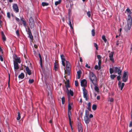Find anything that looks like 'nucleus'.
I'll return each instance as SVG.
<instances>
[{
	"label": "nucleus",
	"instance_id": "obj_1",
	"mask_svg": "<svg viewBox=\"0 0 132 132\" xmlns=\"http://www.w3.org/2000/svg\"><path fill=\"white\" fill-rule=\"evenodd\" d=\"M88 77L91 82L94 85V89L96 91L98 92L99 90L98 88L96 86L97 82V79L94 73L92 72H90L88 73Z\"/></svg>",
	"mask_w": 132,
	"mask_h": 132
},
{
	"label": "nucleus",
	"instance_id": "obj_2",
	"mask_svg": "<svg viewBox=\"0 0 132 132\" xmlns=\"http://www.w3.org/2000/svg\"><path fill=\"white\" fill-rule=\"evenodd\" d=\"M61 57L62 60V64L64 67L65 66V62H66V64L67 70L69 72L70 71V63L68 61L65 60L64 56L63 54L61 55Z\"/></svg>",
	"mask_w": 132,
	"mask_h": 132
},
{
	"label": "nucleus",
	"instance_id": "obj_3",
	"mask_svg": "<svg viewBox=\"0 0 132 132\" xmlns=\"http://www.w3.org/2000/svg\"><path fill=\"white\" fill-rule=\"evenodd\" d=\"M132 19L131 16L130 15L128 16V18L127 20V24L128 29L130 30L131 26Z\"/></svg>",
	"mask_w": 132,
	"mask_h": 132
},
{
	"label": "nucleus",
	"instance_id": "obj_4",
	"mask_svg": "<svg viewBox=\"0 0 132 132\" xmlns=\"http://www.w3.org/2000/svg\"><path fill=\"white\" fill-rule=\"evenodd\" d=\"M128 72L127 71H124L122 77V81L124 82H126L128 79Z\"/></svg>",
	"mask_w": 132,
	"mask_h": 132
},
{
	"label": "nucleus",
	"instance_id": "obj_5",
	"mask_svg": "<svg viewBox=\"0 0 132 132\" xmlns=\"http://www.w3.org/2000/svg\"><path fill=\"white\" fill-rule=\"evenodd\" d=\"M82 89L83 91L84 97L85 98L86 101H87L88 100V97L87 91L85 89L84 87H83Z\"/></svg>",
	"mask_w": 132,
	"mask_h": 132
},
{
	"label": "nucleus",
	"instance_id": "obj_6",
	"mask_svg": "<svg viewBox=\"0 0 132 132\" xmlns=\"http://www.w3.org/2000/svg\"><path fill=\"white\" fill-rule=\"evenodd\" d=\"M114 70L115 73H118L119 75H121V71L120 68L115 67L114 68Z\"/></svg>",
	"mask_w": 132,
	"mask_h": 132
},
{
	"label": "nucleus",
	"instance_id": "obj_7",
	"mask_svg": "<svg viewBox=\"0 0 132 132\" xmlns=\"http://www.w3.org/2000/svg\"><path fill=\"white\" fill-rule=\"evenodd\" d=\"M15 12L16 13L18 12L19 11V9L18 5L16 4H14L12 6Z\"/></svg>",
	"mask_w": 132,
	"mask_h": 132
},
{
	"label": "nucleus",
	"instance_id": "obj_8",
	"mask_svg": "<svg viewBox=\"0 0 132 132\" xmlns=\"http://www.w3.org/2000/svg\"><path fill=\"white\" fill-rule=\"evenodd\" d=\"M113 52H111L109 54V56L110 58V61H111L113 62H114V59L113 58Z\"/></svg>",
	"mask_w": 132,
	"mask_h": 132
},
{
	"label": "nucleus",
	"instance_id": "obj_9",
	"mask_svg": "<svg viewBox=\"0 0 132 132\" xmlns=\"http://www.w3.org/2000/svg\"><path fill=\"white\" fill-rule=\"evenodd\" d=\"M13 58L15 60V62H17L18 63H20L21 62V60L19 57H18L16 55H15L14 56Z\"/></svg>",
	"mask_w": 132,
	"mask_h": 132
},
{
	"label": "nucleus",
	"instance_id": "obj_10",
	"mask_svg": "<svg viewBox=\"0 0 132 132\" xmlns=\"http://www.w3.org/2000/svg\"><path fill=\"white\" fill-rule=\"evenodd\" d=\"M87 81L85 79H84L81 81V85L82 87H85L86 86Z\"/></svg>",
	"mask_w": 132,
	"mask_h": 132
},
{
	"label": "nucleus",
	"instance_id": "obj_11",
	"mask_svg": "<svg viewBox=\"0 0 132 132\" xmlns=\"http://www.w3.org/2000/svg\"><path fill=\"white\" fill-rule=\"evenodd\" d=\"M14 69L15 72L17 71V70L19 68L18 64L17 62H14Z\"/></svg>",
	"mask_w": 132,
	"mask_h": 132
},
{
	"label": "nucleus",
	"instance_id": "obj_12",
	"mask_svg": "<svg viewBox=\"0 0 132 132\" xmlns=\"http://www.w3.org/2000/svg\"><path fill=\"white\" fill-rule=\"evenodd\" d=\"M68 23L70 27L71 31H72V32L73 33L74 31L73 30V23H72V24L71 23L70 19H69L68 21Z\"/></svg>",
	"mask_w": 132,
	"mask_h": 132
},
{
	"label": "nucleus",
	"instance_id": "obj_13",
	"mask_svg": "<svg viewBox=\"0 0 132 132\" xmlns=\"http://www.w3.org/2000/svg\"><path fill=\"white\" fill-rule=\"evenodd\" d=\"M118 84L119 87L120 88L121 90H122L125 85L124 83H122L121 84V81H119L118 82Z\"/></svg>",
	"mask_w": 132,
	"mask_h": 132
},
{
	"label": "nucleus",
	"instance_id": "obj_14",
	"mask_svg": "<svg viewBox=\"0 0 132 132\" xmlns=\"http://www.w3.org/2000/svg\"><path fill=\"white\" fill-rule=\"evenodd\" d=\"M84 120L86 123H88L90 121V119L88 117H84Z\"/></svg>",
	"mask_w": 132,
	"mask_h": 132
},
{
	"label": "nucleus",
	"instance_id": "obj_15",
	"mask_svg": "<svg viewBox=\"0 0 132 132\" xmlns=\"http://www.w3.org/2000/svg\"><path fill=\"white\" fill-rule=\"evenodd\" d=\"M26 72L28 75H30L31 74V70H30L29 68L28 67H27L26 68Z\"/></svg>",
	"mask_w": 132,
	"mask_h": 132
},
{
	"label": "nucleus",
	"instance_id": "obj_16",
	"mask_svg": "<svg viewBox=\"0 0 132 132\" xmlns=\"http://www.w3.org/2000/svg\"><path fill=\"white\" fill-rule=\"evenodd\" d=\"M72 103H69L68 107V111H70L72 109Z\"/></svg>",
	"mask_w": 132,
	"mask_h": 132
},
{
	"label": "nucleus",
	"instance_id": "obj_17",
	"mask_svg": "<svg viewBox=\"0 0 132 132\" xmlns=\"http://www.w3.org/2000/svg\"><path fill=\"white\" fill-rule=\"evenodd\" d=\"M81 72L80 70H79L77 72V78L78 79H80L81 76Z\"/></svg>",
	"mask_w": 132,
	"mask_h": 132
},
{
	"label": "nucleus",
	"instance_id": "obj_18",
	"mask_svg": "<svg viewBox=\"0 0 132 132\" xmlns=\"http://www.w3.org/2000/svg\"><path fill=\"white\" fill-rule=\"evenodd\" d=\"M24 75L23 73H22L20 75H19L18 77L19 78L23 79L24 77Z\"/></svg>",
	"mask_w": 132,
	"mask_h": 132
},
{
	"label": "nucleus",
	"instance_id": "obj_19",
	"mask_svg": "<svg viewBox=\"0 0 132 132\" xmlns=\"http://www.w3.org/2000/svg\"><path fill=\"white\" fill-rule=\"evenodd\" d=\"M29 24L30 27L31 28H34L35 26V24L34 22L29 23Z\"/></svg>",
	"mask_w": 132,
	"mask_h": 132
},
{
	"label": "nucleus",
	"instance_id": "obj_20",
	"mask_svg": "<svg viewBox=\"0 0 132 132\" xmlns=\"http://www.w3.org/2000/svg\"><path fill=\"white\" fill-rule=\"evenodd\" d=\"M1 34H2V36L3 39L4 41L6 40V39L3 33V31H2L1 32Z\"/></svg>",
	"mask_w": 132,
	"mask_h": 132
},
{
	"label": "nucleus",
	"instance_id": "obj_21",
	"mask_svg": "<svg viewBox=\"0 0 132 132\" xmlns=\"http://www.w3.org/2000/svg\"><path fill=\"white\" fill-rule=\"evenodd\" d=\"M89 115V111L87 110H85V114L84 117H88Z\"/></svg>",
	"mask_w": 132,
	"mask_h": 132
},
{
	"label": "nucleus",
	"instance_id": "obj_22",
	"mask_svg": "<svg viewBox=\"0 0 132 132\" xmlns=\"http://www.w3.org/2000/svg\"><path fill=\"white\" fill-rule=\"evenodd\" d=\"M61 2V0H59L58 1H56L55 2V5L56 6L58 4H59Z\"/></svg>",
	"mask_w": 132,
	"mask_h": 132
},
{
	"label": "nucleus",
	"instance_id": "obj_23",
	"mask_svg": "<svg viewBox=\"0 0 132 132\" xmlns=\"http://www.w3.org/2000/svg\"><path fill=\"white\" fill-rule=\"evenodd\" d=\"M97 108V105L95 104H94L92 105V109L94 110H95Z\"/></svg>",
	"mask_w": 132,
	"mask_h": 132
},
{
	"label": "nucleus",
	"instance_id": "obj_24",
	"mask_svg": "<svg viewBox=\"0 0 132 132\" xmlns=\"http://www.w3.org/2000/svg\"><path fill=\"white\" fill-rule=\"evenodd\" d=\"M20 113L19 112H18V117L16 118L17 120H19L20 119Z\"/></svg>",
	"mask_w": 132,
	"mask_h": 132
},
{
	"label": "nucleus",
	"instance_id": "obj_25",
	"mask_svg": "<svg viewBox=\"0 0 132 132\" xmlns=\"http://www.w3.org/2000/svg\"><path fill=\"white\" fill-rule=\"evenodd\" d=\"M95 69L96 70H99L101 68V67L100 66L97 65H96L94 67Z\"/></svg>",
	"mask_w": 132,
	"mask_h": 132
},
{
	"label": "nucleus",
	"instance_id": "obj_26",
	"mask_svg": "<svg viewBox=\"0 0 132 132\" xmlns=\"http://www.w3.org/2000/svg\"><path fill=\"white\" fill-rule=\"evenodd\" d=\"M68 115L69 117V120H70L71 119L70 116H71V111H68Z\"/></svg>",
	"mask_w": 132,
	"mask_h": 132
},
{
	"label": "nucleus",
	"instance_id": "obj_27",
	"mask_svg": "<svg viewBox=\"0 0 132 132\" xmlns=\"http://www.w3.org/2000/svg\"><path fill=\"white\" fill-rule=\"evenodd\" d=\"M48 5V3H47L43 2L42 3V5L43 6H47Z\"/></svg>",
	"mask_w": 132,
	"mask_h": 132
},
{
	"label": "nucleus",
	"instance_id": "obj_28",
	"mask_svg": "<svg viewBox=\"0 0 132 132\" xmlns=\"http://www.w3.org/2000/svg\"><path fill=\"white\" fill-rule=\"evenodd\" d=\"M2 17L1 15H0V27H1L2 23Z\"/></svg>",
	"mask_w": 132,
	"mask_h": 132
},
{
	"label": "nucleus",
	"instance_id": "obj_29",
	"mask_svg": "<svg viewBox=\"0 0 132 132\" xmlns=\"http://www.w3.org/2000/svg\"><path fill=\"white\" fill-rule=\"evenodd\" d=\"M110 72V74H112L113 73L114 71V69L112 68H110L109 69Z\"/></svg>",
	"mask_w": 132,
	"mask_h": 132
},
{
	"label": "nucleus",
	"instance_id": "obj_30",
	"mask_svg": "<svg viewBox=\"0 0 132 132\" xmlns=\"http://www.w3.org/2000/svg\"><path fill=\"white\" fill-rule=\"evenodd\" d=\"M29 23L34 22V20L32 17H30L29 19Z\"/></svg>",
	"mask_w": 132,
	"mask_h": 132
},
{
	"label": "nucleus",
	"instance_id": "obj_31",
	"mask_svg": "<svg viewBox=\"0 0 132 132\" xmlns=\"http://www.w3.org/2000/svg\"><path fill=\"white\" fill-rule=\"evenodd\" d=\"M62 103V104H64L65 103V98L64 97H63L61 98Z\"/></svg>",
	"mask_w": 132,
	"mask_h": 132
},
{
	"label": "nucleus",
	"instance_id": "obj_32",
	"mask_svg": "<svg viewBox=\"0 0 132 132\" xmlns=\"http://www.w3.org/2000/svg\"><path fill=\"white\" fill-rule=\"evenodd\" d=\"M68 93L70 94L71 96H73V93L71 89H70Z\"/></svg>",
	"mask_w": 132,
	"mask_h": 132
},
{
	"label": "nucleus",
	"instance_id": "obj_33",
	"mask_svg": "<svg viewBox=\"0 0 132 132\" xmlns=\"http://www.w3.org/2000/svg\"><path fill=\"white\" fill-rule=\"evenodd\" d=\"M108 101L111 102H113L114 100L112 98H109L108 99Z\"/></svg>",
	"mask_w": 132,
	"mask_h": 132
},
{
	"label": "nucleus",
	"instance_id": "obj_34",
	"mask_svg": "<svg viewBox=\"0 0 132 132\" xmlns=\"http://www.w3.org/2000/svg\"><path fill=\"white\" fill-rule=\"evenodd\" d=\"M102 39L104 40V42L106 43L107 41L106 39V38L105 37V36H103L102 37Z\"/></svg>",
	"mask_w": 132,
	"mask_h": 132
},
{
	"label": "nucleus",
	"instance_id": "obj_35",
	"mask_svg": "<svg viewBox=\"0 0 132 132\" xmlns=\"http://www.w3.org/2000/svg\"><path fill=\"white\" fill-rule=\"evenodd\" d=\"M92 36H94L95 35V30L94 29H93L92 30Z\"/></svg>",
	"mask_w": 132,
	"mask_h": 132
},
{
	"label": "nucleus",
	"instance_id": "obj_36",
	"mask_svg": "<svg viewBox=\"0 0 132 132\" xmlns=\"http://www.w3.org/2000/svg\"><path fill=\"white\" fill-rule=\"evenodd\" d=\"M29 37L32 40L33 39V37L31 33L28 34Z\"/></svg>",
	"mask_w": 132,
	"mask_h": 132
},
{
	"label": "nucleus",
	"instance_id": "obj_37",
	"mask_svg": "<svg viewBox=\"0 0 132 132\" xmlns=\"http://www.w3.org/2000/svg\"><path fill=\"white\" fill-rule=\"evenodd\" d=\"M116 77V76L114 75H112L110 76L111 78L112 79H114Z\"/></svg>",
	"mask_w": 132,
	"mask_h": 132
},
{
	"label": "nucleus",
	"instance_id": "obj_38",
	"mask_svg": "<svg viewBox=\"0 0 132 132\" xmlns=\"http://www.w3.org/2000/svg\"><path fill=\"white\" fill-rule=\"evenodd\" d=\"M94 46L96 47V50H98V45L97 44H96L95 43H94Z\"/></svg>",
	"mask_w": 132,
	"mask_h": 132
},
{
	"label": "nucleus",
	"instance_id": "obj_39",
	"mask_svg": "<svg viewBox=\"0 0 132 132\" xmlns=\"http://www.w3.org/2000/svg\"><path fill=\"white\" fill-rule=\"evenodd\" d=\"M78 130L79 132H82V127H78Z\"/></svg>",
	"mask_w": 132,
	"mask_h": 132
},
{
	"label": "nucleus",
	"instance_id": "obj_40",
	"mask_svg": "<svg viewBox=\"0 0 132 132\" xmlns=\"http://www.w3.org/2000/svg\"><path fill=\"white\" fill-rule=\"evenodd\" d=\"M34 81V80L33 79H30L29 81V83L31 84L33 83Z\"/></svg>",
	"mask_w": 132,
	"mask_h": 132
},
{
	"label": "nucleus",
	"instance_id": "obj_41",
	"mask_svg": "<svg viewBox=\"0 0 132 132\" xmlns=\"http://www.w3.org/2000/svg\"><path fill=\"white\" fill-rule=\"evenodd\" d=\"M101 60H98V65L99 66H100V67H101Z\"/></svg>",
	"mask_w": 132,
	"mask_h": 132
},
{
	"label": "nucleus",
	"instance_id": "obj_42",
	"mask_svg": "<svg viewBox=\"0 0 132 132\" xmlns=\"http://www.w3.org/2000/svg\"><path fill=\"white\" fill-rule=\"evenodd\" d=\"M75 85L76 86H77L78 85V83L77 81H75Z\"/></svg>",
	"mask_w": 132,
	"mask_h": 132
},
{
	"label": "nucleus",
	"instance_id": "obj_43",
	"mask_svg": "<svg viewBox=\"0 0 132 132\" xmlns=\"http://www.w3.org/2000/svg\"><path fill=\"white\" fill-rule=\"evenodd\" d=\"M87 14L89 17H90V12L89 11L87 13Z\"/></svg>",
	"mask_w": 132,
	"mask_h": 132
},
{
	"label": "nucleus",
	"instance_id": "obj_44",
	"mask_svg": "<svg viewBox=\"0 0 132 132\" xmlns=\"http://www.w3.org/2000/svg\"><path fill=\"white\" fill-rule=\"evenodd\" d=\"M16 34L18 36H19V31L18 30H17L16 31Z\"/></svg>",
	"mask_w": 132,
	"mask_h": 132
},
{
	"label": "nucleus",
	"instance_id": "obj_45",
	"mask_svg": "<svg viewBox=\"0 0 132 132\" xmlns=\"http://www.w3.org/2000/svg\"><path fill=\"white\" fill-rule=\"evenodd\" d=\"M54 68L55 71L57 70L58 68V66L54 65Z\"/></svg>",
	"mask_w": 132,
	"mask_h": 132
},
{
	"label": "nucleus",
	"instance_id": "obj_46",
	"mask_svg": "<svg viewBox=\"0 0 132 132\" xmlns=\"http://www.w3.org/2000/svg\"><path fill=\"white\" fill-rule=\"evenodd\" d=\"M22 22L24 26L25 27L26 26V22L25 21H23Z\"/></svg>",
	"mask_w": 132,
	"mask_h": 132
},
{
	"label": "nucleus",
	"instance_id": "obj_47",
	"mask_svg": "<svg viewBox=\"0 0 132 132\" xmlns=\"http://www.w3.org/2000/svg\"><path fill=\"white\" fill-rule=\"evenodd\" d=\"M82 127V125L81 123L79 122L78 123V128Z\"/></svg>",
	"mask_w": 132,
	"mask_h": 132
},
{
	"label": "nucleus",
	"instance_id": "obj_48",
	"mask_svg": "<svg viewBox=\"0 0 132 132\" xmlns=\"http://www.w3.org/2000/svg\"><path fill=\"white\" fill-rule=\"evenodd\" d=\"M97 58L99 60H101L100 59L101 58V56L100 55H98L97 56Z\"/></svg>",
	"mask_w": 132,
	"mask_h": 132
},
{
	"label": "nucleus",
	"instance_id": "obj_49",
	"mask_svg": "<svg viewBox=\"0 0 132 132\" xmlns=\"http://www.w3.org/2000/svg\"><path fill=\"white\" fill-rule=\"evenodd\" d=\"M7 16L9 18H10V13L9 12H7Z\"/></svg>",
	"mask_w": 132,
	"mask_h": 132
},
{
	"label": "nucleus",
	"instance_id": "obj_50",
	"mask_svg": "<svg viewBox=\"0 0 132 132\" xmlns=\"http://www.w3.org/2000/svg\"><path fill=\"white\" fill-rule=\"evenodd\" d=\"M0 60L2 61H3V59L2 56L1 55H0Z\"/></svg>",
	"mask_w": 132,
	"mask_h": 132
},
{
	"label": "nucleus",
	"instance_id": "obj_51",
	"mask_svg": "<svg viewBox=\"0 0 132 132\" xmlns=\"http://www.w3.org/2000/svg\"><path fill=\"white\" fill-rule=\"evenodd\" d=\"M28 34L31 33L30 30L29 28H28Z\"/></svg>",
	"mask_w": 132,
	"mask_h": 132
},
{
	"label": "nucleus",
	"instance_id": "obj_52",
	"mask_svg": "<svg viewBox=\"0 0 132 132\" xmlns=\"http://www.w3.org/2000/svg\"><path fill=\"white\" fill-rule=\"evenodd\" d=\"M85 67L88 68H90V67L88 65V64H87V63L85 65Z\"/></svg>",
	"mask_w": 132,
	"mask_h": 132
},
{
	"label": "nucleus",
	"instance_id": "obj_53",
	"mask_svg": "<svg viewBox=\"0 0 132 132\" xmlns=\"http://www.w3.org/2000/svg\"><path fill=\"white\" fill-rule=\"evenodd\" d=\"M120 75L118 76L117 77V79L118 80H119L120 79V78H121V77H120Z\"/></svg>",
	"mask_w": 132,
	"mask_h": 132
},
{
	"label": "nucleus",
	"instance_id": "obj_54",
	"mask_svg": "<svg viewBox=\"0 0 132 132\" xmlns=\"http://www.w3.org/2000/svg\"><path fill=\"white\" fill-rule=\"evenodd\" d=\"M87 105H88V107H89H89H90V106H91L90 103V102H89L88 104Z\"/></svg>",
	"mask_w": 132,
	"mask_h": 132
},
{
	"label": "nucleus",
	"instance_id": "obj_55",
	"mask_svg": "<svg viewBox=\"0 0 132 132\" xmlns=\"http://www.w3.org/2000/svg\"><path fill=\"white\" fill-rule=\"evenodd\" d=\"M15 20L17 21L18 22H19V19L17 17H15Z\"/></svg>",
	"mask_w": 132,
	"mask_h": 132
},
{
	"label": "nucleus",
	"instance_id": "obj_56",
	"mask_svg": "<svg viewBox=\"0 0 132 132\" xmlns=\"http://www.w3.org/2000/svg\"><path fill=\"white\" fill-rule=\"evenodd\" d=\"M126 11L127 12H130V9H128V8H127V9H126Z\"/></svg>",
	"mask_w": 132,
	"mask_h": 132
},
{
	"label": "nucleus",
	"instance_id": "obj_57",
	"mask_svg": "<svg viewBox=\"0 0 132 132\" xmlns=\"http://www.w3.org/2000/svg\"><path fill=\"white\" fill-rule=\"evenodd\" d=\"M100 96L98 95V96H97V100H99L100 99Z\"/></svg>",
	"mask_w": 132,
	"mask_h": 132
},
{
	"label": "nucleus",
	"instance_id": "obj_58",
	"mask_svg": "<svg viewBox=\"0 0 132 132\" xmlns=\"http://www.w3.org/2000/svg\"><path fill=\"white\" fill-rule=\"evenodd\" d=\"M93 117V116L92 115V114H90L89 116V118H92Z\"/></svg>",
	"mask_w": 132,
	"mask_h": 132
},
{
	"label": "nucleus",
	"instance_id": "obj_59",
	"mask_svg": "<svg viewBox=\"0 0 132 132\" xmlns=\"http://www.w3.org/2000/svg\"><path fill=\"white\" fill-rule=\"evenodd\" d=\"M69 124L70 125L71 127L72 128L71 125V119H70V120H69Z\"/></svg>",
	"mask_w": 132,
	"mask_h": 132
},
{
	"label": "nucleus",
	"instance_id": "obj_60",
	"mask_svg": "<svg viewBox=\"0 0 132 132\" xmlns=\"http://www.w3.org/2000/svg\"><path fill=\"white\" fill-rule=\"evenodd\" d=\"M54 65L58 66L57 63L56 62H55L54 63Z\"/></svg>",
	"mask_w": 132,
	"mask_h": 132
},
{
	"label": "nucleus",
	"instance_id": "obj_61",
	"mask_svg": "<svg viewBox=\"0 0 132 132\" xmlns=\"http://www.w3.org/2000/svg\"><path fill=\"white\" fill-rule=\"evenodd\" d=\"M34 47L35 48H37L38 47V46L37 45H34Z\"/></svg>",
	"mask_w": 132,
	"mask_h": 132
},
{
	"label": "nucleus",
	"instance_id": "obj_62",
	"mask_svg": "<svg viewBox=\"0 0 132 132\" xmlns=\"http://www.w3.org/2000/svg\"><path fill=\"white\" fill-rule=\"evenodd\" d=\"M79 60H80V61L81 62H82V58H81V57H80V59H79Z\"/></svg>",
	"mask_w": 132,
	"mask_h": 132
},
{
	"label": "nucleus",
	"instance_id": "obj_63",
	"mask_svg": "<svg viewBox=\"0 0 132 132\" xmlns=\"http://www.w3.org/2000/svg\"><path fill=\"white\" fill-rule=\"evenodd\" d=\"M132 126V122H131L129 124V126L131 127Z\"/></svg>",
	"mask_w": 132,
	"mask_h": 132
},
{
	"label": "nucleus",
	"instance_id": "obj_64",
	"mask_svg": "<svg viewBox=\"0 0 132 132\" xmlns=\"http://www.w3.org/2000/svg\"><path fill=\"white\" fill-rule=\"evenodd\" d=\"M21 21H22V22H23V21H24V20H23V18H21Z\"/></svg>",
	"mask_w": 132,
	"mask_h": 132
}]
</instances>
